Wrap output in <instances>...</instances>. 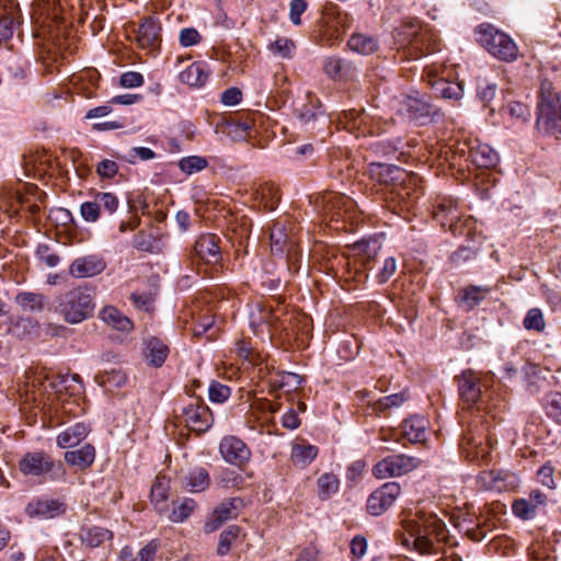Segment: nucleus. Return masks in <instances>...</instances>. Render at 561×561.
<instances>
[{"instance_id":"obj_56","label":"nucleus","mask_w":561,"mask_h":561,"mask_svg":"<svg viewBox=\"0 0 561 561\" xmlns=\"http://www.w3.org/2000/svg\"><path fill=\"white\" fill-rule=\"evenodd\" d=\"M119 84L123 88H137L144 84V77L140 72L127 71L119 78Z\"/></svg>"},{"instance_id":"obj_1","label":"nucleus","mask_w":561,"mask_h":561,"mask_svg":"<svg viewBox=\"0 0 561 561\" xmlns=\"http://www.w3.org/2000/svg\"><path fill=\"white\" fill-rule=\"evenodd\" d=\"M93 291L88 287H76L60 295L56 311L70 324L81 323L94 313Z\"/></svg>"},{"instance_id":"obj_26","label":"nucleus","mask_w":561,"mask_h":561,"mask_svg":"<svg viewBox=\"0 0 561 561\" xmlns=\"http://www.w3.org/2000/svg\"><path fill=\"white\" fill-rule=\"evenodd\" d=\"M469 158L478 168L484 169L495 167L499 161L497 152L486 144H479L471 147Z\"/></svg>"},{"instance_id":"obj_35","label":"nucleus","mask_w":561,"mask_h":561,"mask_svg":"<svg viewBox=\"0 0 561 561\" xmlns=\"http://www.w3.org/2000/svg\"><path fill=\"white\" fill-rule=\"evenodd\" d=\"M196 508V502L193 499L185 497L181 502L172 503V511L168 518L173 523H183Z\"/></svg>"},{"instance_id":"obj_32","label":"nucleus","mask_w":561,"mask_h":561,"mask_svg":"<svg viewBox=\"0 0 561 561\" xmlns=\"http://www.w3.org/2000/svg\"><path fill=\"white\" fill-rule=\"evenodd\" d=\"M207 72L205 65L201 62H193L184 71L180 73V80L191 87L203 85L207 80Z\"/></svg>"},{"instance_id":"obj_59","label":"nucleus","mask_w":561,"mask_h":561,"mask_svg":"<svg viewBox=\"0 0 561 561\" xmlns=\"http://www.w3.org/2000/svg\"><path fill=\"white\" fill-rule=\"evenodd\" d=\"M548 413L561 423V393L553 392L547 401Z\"/></svg>"},{"instance_id":"obj_54","label":"nucleus","mask_w":561,"mask_h":561,"mask_svg":"<svg viewBox=\"0 0 561 561\" xmlns=\"http://www.w3.org/2000/svg\"><path fill=\"white\" fill-rule=\"evenodd\" d=\"M295 45L293 41L288 38H279L271 44V49L273 53L278 54L283 58H288L291 56Z\"/></svg>"},{"instance_id":"obj_8","label":"nucleus","mask_w":561,"mask_h":561,"mask_svg":"<svg viewBox=\"0 0 561 561\" xmlns=\"http://www.w3.org/2000/svg\"><path fill=\"white\" fill-rule=\"evenodd\" d=\"M461 401L469 407L476 405L482 398L483 375L466 369L455 378Z\"/></svg>"},{"instance_id":"obj_63","label":"nucleus","mask_w":561,"mask_h":561,"mask_svg":"<svg viewBox=\"0 0 561 561\" xmlns=\"http://www.w3.org/2000/svg\"><path fill=\"white\" fill-rule=\"evenodd\" d=\"M302 378L295 373H285L282 375L280 387L287 391L296 390L300 387Z\"/></svg>"},{"instance_id":"obj_22","label":"nucleus","mask_w":561,"mask_h":561,"mask_svg":"<svg viewBox=\"0 0 561 561\" xmlns=\"http://www.w3.org/2000/svg\"><path fill=\"white\" fill-rule=\"evenodd\" d=\"M427 421L424 417L412 416L400 425V435L411 443H420L425 439Z\"/></svg>"},{"instance_id":"obj_40","label":"nucleus","mask_w":561,"mask_h":561,"mask_svg":"<svg viewBox=\"0 0 561 561\" xmlns=\"http://www.w3.org/2000/svg\"><path fill=\"white\" fill-rule=\"evenodd\" d=\"M386 508V484L374 491L367 500V511L373 516H379Z\"/></svg>"},{"instance_id":"obj_33","label":"nucleus","mask_w":561,"mask_h":561,"mask_svg":"<svg viewBox=\"0 0 561 561\" xmlns=\"http://www.w3.org/2000/svg\"><path fill=\"white\" fill-rule=\"evenodd\" d=\"M169 354V347L160 340L150 337L146 340V355L150 359V363L160 367Z\"/></svg>"},{"instance_id":"obj_38","label":"nucleus","mask_w":561,"mask_h":561,"mask_svg":"<svg viewBox=\"0 0 561 561\" xmlns=\"http://www.w3.org/2000/svg\"><path fill=\"white\" fill-rule=\"evenodd\" d=\"M19 14L16 11L3 10L0 13V43L10 39L13 36L15 25L19 24Z\"/></svg>"},{"instance_id":"obj_7","label":"nucleus","mask_w":561,"mask_h":561,"mask_svg":"<svg viewBox=\"0 0 561 561\" xmlns=\"http://www.w3.org/2000/svg\"><path fill=\"white\" fill-rule=\"evenodd\" d=\"M536 124L547 134L561 138V92L539 103Z\"/></svg>"},{"instance_id":"obj_3","label":"nucleus","mask_w":561,"mask_h":561,"mask_svg":"<svg viewBox=\"0 0 561 561\" xmlns=\"http://www.w3.org/2000/svg\"><path fill=\"white\" fill-rule=\"evenodd\" d=\"M479 42L495 58L512 62L518 57V47L511 36L492 25H480Z\"/></svg>"},{"instance_id":"obj_52","label":"nucleus","mask_w":561,"mask_h":561,"mask_svg":"<svg viewBox=\"0 0 561 561\" xmlns=\"http://www.w3.org/2000/svg\"><path fill=\"white\" fill-rule=\"evenodd\" d=\"M201 34L194 27H185L181 30L179 42L183 47L197 45L201 42Z\"/></svg>"},{"instance_id":"obj_10","label":"nucleus","mask_w":561,"mask_h":561,"mask_svg":"<svg viewBox=\"0 0 561 561\" xmlns=\"http://www.w3.org/2000/svg\"><path fill=\"white\" fill-rule=\"evenodd\" d=\"M480 489L486 491L505 492L515 490L519 485L518 477L506 470L482 471L477 478Z\"/></svg>"},{"instance_id":"obj_58","label":"nucleus","mask_w":561,"mask_h":561,"mask_svg":"<svg viewBox=\"0 0 561 561\" xmlns=\"http://www.w3.org/2000/svg\"><path fill=\"white\" fill-rule=\"evenodd\" d=\"M236 352L239 357L247 359L251 363H255V352L253 347L251 346L250 341L247 340H239L236 343Z\"/></svg>"},{"instance_id":"obj_43","label":"nucleus","mask_w":561,"mask_h":561,"mask_svg":"<svg viewBox=\"0 0 561 561\" xmlns=\"http://www.w3.org/2000/svg\"><path fill=\"white\" fill-rule=\"evenodd\" d=\"M169 481L164 477H158L151 486V502L159 511L160 504H164L168 499Z\"/></svg>"},{"instance_id":"obj_45","label":"nucleus","mask_w":561,"mask_h":561,"mask_svg":"<svg viewBox=\"0 0 561 561\" xmlns=\"http://www.w3.org/2000/svg\"><path fill=\"white\" fill-rule=\"evenodd\" d=\"M207 160L199 156H190L179 161V168L186 174H193L204 170L207 167Z\"/></svg>"},{"instance_id":"obj_23","label":"nucleus","mask_w":561,"mask_h":561,"mask_svg":"<svg viewBox=\"0 0 561 561\" xmlns=\"http://www.w3.org/2000/svg\"><path fill=\"white\" fill-rule=\"evenodd\" d=\"M160 27L152 19H146L135 31L137 44L144 48H154L159 42Z\"/></svg>"},{"instance_id":"obj_28","label":"nucleus","mask_w":561,"mask_h":561,"mask_svg":"<svg viewBox=\"0 0 561 561\" xmlns=\"http://www.w3.org/2000/svg\"><path fill=\"white\" fill-rule=\"evenodd\" d=\"M420 460L405 455L388 456V476L400 477L417 468Z\"/></svg>"},{"instance_id":"obj_6","label":"nucleus","mask_w":561,"mask_h":561,"mask_svg":"<svg viewBox=\"0 0 561 561\" xmlns=\"http://www.w3.org/2000/svg\"><path fill=\"white\" fill-rule=\"evenodd\" d=\"M390 107L402 118L415 121L420 124H423V121L430 118L432 114V106L425 100L419 98V93L416 95L401 94L393 96L390 100Z\"/></svg>"},{"instance_id":"obj_34","label":"nucleus","mask_w":561,"mask_h":561,"mask_svg":"<svg viewBox=\"0 0 561 561\" xmlns=\"http://www.w3.org/2000/svg\"><path fill=\"white\" fill-rule=\"evenodd\" d=\"M491 290H492V288L489 286L470 285L460 290V296H461L462 301L470 309H473L482 300H484L486 298V296L491 293Z\"/></svg>"},{"instance_id":"obj_25","label":"nucleus","mask_w":561,"mask_h":561,"mask_svg":"<svg viewBox=\"0 0 561 561\" xmlns=\"http://www.w3.org/2000/svg\"><path fill=\"white\" fill-rule=\"evenodd\" d=\"M386 169L380 162H371L367 168V187L373 194L380 197L381 201H386V181H385Z\"/></svg>"},{"instance_id":"obj_29","label":"nucleus","mask_w":561,"mask_h":561,"mask_svg":"<svg viewBox=\"0 0 561 561\" xmlns=\"http://www.w3.org/2000/svg\"><path fill=\"white\" fill-rule=\"evenodd\" d=\"M483 436L480 434L476 436L472 433H466L460 442V448L462 454L470 461L478 460L480 457H484L486 450L482 447Z\"/></svg>"},{"instance_id":"obj_17","label":"nucleus","mask_w":561,"mask_h":561,"mask_svg":"<svg viewBox=\"0 0 561 561\" xmlns=\"http://www.w3.org/2000/svg\"><path fill=\"white\" fill-rule=\"evenodd\" d=\"M106 267L104 260L98 255H87L75 260L70 265V274L78 278L93 277Z\"/></svg>"},{"instance_id":"obj_16","label":"nucleus","mask_w":561,"mask_h":561,"mask_svg":"<svg viewBox=\"0 0 561 561\" xmlns=\"http://www.w3.org/2000/svg\"><path fill=\"white\" fill-rule=\"evenodd\" d=\"M323 23L328 31H332L335 38L342 36L353 24V18L335 4L325 8Z\"/></svg>"},{"instance_id":"obj_50","label":"nucleus","mask_w":561,"mask_h":561,"mask_svg":"<svg viewBox=\"0 0 561 561\" xmlns=\"http://www.w3.org/2000/svg\"><path fill=\"white\" fill-rule=\"evenodd\" d=\"M80 214L85 221H96L101 215V210L96 199L94 198L93 202L82 203L80 206Z\"/></svg>"},{"instance_id":"obj_9","label":"nucleus","mask_w":561,"mask_h":561,"mask_svg":"<svg viewBox=\"0 0 561 561\" xmlns=\"http://www.w3.org/2000/svg\"><path fill=\"white\" fill-rule=\"evenodd\" d=\"M181 416L187 428L196 433H205L214 422L209 408L201 399L185 405Z\"/></svg>"},{"instance_id":"obj_30","label":"nucleus","mask_w":561,"mask_h":561,"mask_svg":"<svg viewBox=\"0 0 561 561\" xmlns=\"http://www.w3.org/2000/svg\"><path fill=\"white\" fill-rule=\"evenodd\" d=\"M100 318L116 330L129 331L133 328L131 321L112 306L104 307L100 312Z\"/></svg>"},{"instance_id":"obj_51","label":"nucleus","mask_w":561,"mask_h":561,"mask_svg":"<svg viewBox=\"0 0 561 561\" xmlns=\"http://www.w3.org/2000/svg\"><path fill=\"white\" fill-rule=\"evenodd\" d=\"M505 110L512 117L526 122L530 117L529 107L522 102H510Z\"/></svg>"},{"instance_id":"obj_15","label":"nucleus","mask_w":561,"mask_h":561,"mask_svg":"<svg viewBox=\"0 0 561 561\" xmlns=\"http://www.w3.org/2000/svg\"><path fill=\"white\" fill-rule=\"evenodd\" d=\"M547 495L539 490H533L527 497L516 499L512 503L513 514L522 520H530L537 516L540 507L547 504Z\"/></svg>"},{"instance_id":"obj_39","label":"nucleus","mask_w":561,"mask_h":561,"mask_svg":"<svg viewBox=\"0 0 561 561\" xmlns=\"http://www.w3.org/2000/svg\"><path fill=\"white\" fill-rule=\"evenodd\" d=\"M348 46L351 49L359 54L369 55L376 51L378 44L377 41L371 36L355 34L350 38Z\"/></svg>"},{"instance_id":"obj_12","label":"nucleus","mask_w":561,"mask_h":561,"mask_svg":"<svg viewBox=\"0 0 561 561\" xmlns=\"http://www.w3.org/2000/svg\"><path fill=\"white\" fill-rule=\"evenodd\" d=\"M322 203L324 204L325 216H328L331 221L346 222L352 218L355 203L351 197L344 194L329 192L322 196Z\"/></svg>"},{"instance_id":"obj_49","label":"nucleus","mask_w":561,"mask_h":561,"mask_svg":"<svg viewBox=\"0 0 561 561\" xmlns=\"http://www.w3.org/2000/svg\"><path fill=\"white\" fill-rule=\"evenodd\" d=\"M230 393L231 389L218 381H211L209 385L208 397L211 402L222 403L230 397Z\"/></svg>"},{"instance_id":"obj_21","label":"nucleus","mask_w":561,"mask_h":561,"mask_svg":"<svg viewBox=\"0 0 561 561\" xmlns=\"http://www.w3.org/2000/svg\"><path fill=\"white\" fill-rule=\"evenodd\" d=\"M433 217L444 228L447 225L454 227L455 220L458 219L457 203L450 197H443L434 205Z\"/></svg>"},{"instance_id":"obj_5","label":"nucleus","mask_w":561,"mask_h":561,"mask_svg":"<svg viewBox=\"0 0 561 561\" xmlns=\"http://www.w3.org/2000/svg\"><path fill=\"white\" fill-rule=\"evenodd\" d=\"M19 470L24 476L44 477L49 474L51 480L65 477L62 465L56 466L55 461L44 451L26 453L19 461Z\"/></svg>"},{"instance_id":"obj_36","label":"nucleus","mask_w":561,"mask_h":561,"mask_svg":"<svg viewBox=\"0 0 561 561\" xmlns=\"http://www.w3.org/2000/svg\"><path fill=\"white\" fill-rule=\"evenodd\" d=\"M15 302L24 312H37L44 308V296L37 293H20L15 297Z\"/></svg>"},{"instance_id":"obj_57","label":"nucleus","mask_w":561,"mask_h":561,"mask_svg":"<svg viewBox=\"0 0 561 561\" xmlns=\"http://www.w3.org/2000/svg\"><path fill=\"white\" fill-rule=\"evenodd\" d=\"M160 547L158 540L149 541L144 548H141L134 561H153L156 553Z\"/></svg>"},{"instance_id":"obj_64","label":"nucleus","mask_w":561,"mask_h":561,"mask_svg":"<svg viewBox=\"0 0 561 561\" xmlns=\"http://www.w3.org/2000/svg\"><path fill=\"white\" fill-rule=\"evenodd\" d=\"M307 3L305 0H291L290 2V21L295 25H299L301 23L300 16L306 11Z\"/></svg>"},{"instance_id":"obj_27","label":"nucleus","mask_w":561,"mask_h":561,"mask_svg":"<svg viewBox=\"0 0 561 561\" xmlns=\"http://www.w3.org/2000/svg\"><path fill=\"white\" fill-rule=\"evenodd\" d=\"M89 432L90 427L87 424L77 423L57 436V445L60 448L75 447L88 436Z\"/></svg>"},{"instance_id":"obj_42","label":"nucleus","mask_w":561,"mask_h":561,"mask_svg":"<svg viewBox=\"0 0 561 561\" xmlns=\"http://www.w3.org/2000/svg\"><path fill=\"white\" fill-rule=\"evenodd\" d=\"M350 69L351 66L340 58H329L323 66L324 72L335 80L345 78Z\"/></svg>"},{"instance_id":"obj_4","label":"nucleus","mask_w":561,"mask_h":561,"mask_svg":"<svg viewBox=\"0 0 561 561\" xmlns=\"http://www.w3.org/2000/svg\"><path fill=\"white\" fill-rule=\"evenodd\" d=\"M394 540L407 552L416 551L428 554L435 551L434 542L423 534L421 526L414 520L403 518L400 528L394 531Z\"/></svg>"},{"instance_id":"obj_2","label":"nucleus","mask_w":561,"mask_h":561,"mask_svg":"<svg viewBox=\"0 0 561 561\" xmlns=\"http://www.w3.org/2000/svg\"><path fill=\"white\" fill-rule=\"evenodd\" d=\"M392 37L397 51L400 53V50H403L401 59H417L434 50L430 35L413 21L407 22L400 27H396Z\"/></svg>"},{"instance_id":"obj_48","label":"nucleus","mask_w":561,"mask_h":561,"mask_svg":"<svg viewBox=\"0 0 561 561\" xmlns=\"http://www.w3.org/2000/svg\"><path fill=\"white\" fill-rule=\"evenodd\" d=\"M94 197L99 204L100 210L104 209L108 215H113L117 210L119 201L115 194L110 192H98Z\"/></svg>"},{"instance_id":"obj_44","label":"nucleus","mask_w":561,"mask_h":561,"mask_svg":"<svg viewBox=\"0 0 561 561\" xmlns=\"http://www.w3.org/2000/svg\"><path fill=\"white\" fill-rule=\"evenodd\" d=\"M251 125L248 122L230 121L224 125V133L233 140H243L249 136Z\"/></svg>"},{"instance_id":"obj_11","label":"nucleus","mask_w":561,"mask_h":561,"mask_svg":"<svg viewBox=\"0 0 561 561\" xmlns=\"http://www.w3.org/2000/svg\"><path fill=\"white\" fill-rule=\"evenodd\" d=\"M64 501L53 497H34L25 506V514L34 519H51L66 513Z\"/></svg>"},{"instance_id":"obj_62","label":"nucleus","mask_w":561,"mask_h":561,"mask_svg":"<svg viewBox=\"0 0 561 561\" xmlns=\"http://www.w3.org/2000/svg\"><path fill=\"white\" fill-rule=\"evenodd\" d=\"M117 163L108 159L102 160L96 167V172L101 178L111 179L117 173Z\"/></svg>"},{"instance_id":"obj_37","label":"nucleus","mask_w":561,"mask_h":561,"mask_svg":"<svg viewBox=\"0 0 561 561\" xmlns=\"http://www.w3.org/2000/svg\"><path fill=\"white\" fill-rule=\"evenodd\" d=\"M241 528L237 525H230L219 535L218 546H217V554L226 556L229 553L233 542L239 538Z\"/></svg>"},{"instance_id":"obj_41","label":"nucleus","mask_w":561,"mask_h":561,"mask_svg":"<svg viewBox=\"0 0 561 561\" xmlns=\"http://www.w3.org/2000/svg\"><path fill=\"white\" fill-rule=\"evenodd\" d=\"M319 496L328 500L339 490V479L332 473H323L318 479Z\"/></svg>"},{"instance_id":"obj_20","label":"nucleus","mask_w":561,"mask_h":561,"mask_svg":"<svg viewBox=\"0 0 561 561\" xmlns=\"http://www.w3.org/2000/svg\"><path fill=\"white\" fill-rule=\"evenodd\" d=\"M181 484L191 493L205 491L210 484L208 471L203 467H196L181 476Z\"/></svg>"},{"instance_id":"obj_19","label":"nucleus","mask_w":561,"mask_h":561,"mask_svg":"<svg viewBox=\"0 0 561 561\" xmlns=\"http://www.w3.org/2000/svg\"><path fill=\"white\" fill-rule=\"evenodd\" d=\"M82 545L88 548H98L105 542L113 540V533L104 527L96 525H83L79 533Z\"/></svg>"},{"instance_id":"obj_18","label":"nucleus","mask_w":561,"mask_h":561,"mask_svg":"<svg viewBox=\"0 0 561 561\" xmlns=\"http://www.w3.org/2000/svg\"><path fill=\"white\" fill-rule=\"evenodd\" d=\"M196 255L207 264H215L221 260L219 238L216 234H203L195 244Z\"/></svg>"},{"instance_id":"obj_24","label":"nucleus","mask_w":561,"mask_h":561,"mask_svg":"<svg viewBox=\"0 0 561 561\" xmlns=\"http://www.w3.org/2000/svg\"><path fill=\"white\" fill-rule=\"evenodd\" d=\"M64 458L69 466L85 470L94 461L95 449L92 445L85 444L78 449L66 451Z\"/></svg>"},{"instance_id":"obj_60","label":"nucleus","mask_w":561,"mask_h":561,"mask_svg":"<svg viewBox=\"0 0 561 561\" xmlns=\"http://www.w3.org/2000/svg\"><path fill=\"white\" fill-rule=\"evenodd\" d=\"M156 157V153L146 147H134L128 151L127 160L131 163H135L137 159L139 160H150Z\"/></svg>"},{"instance_id":"obj_55","label":"nucleus","mask_w":561,"mask_h":561,"mask_svg":"<svg viewBox=\"0 0 561 561\" xmlns=\"http://www.w3.org/2000/svg\"><path fill=\"white\" fill-rule=\"evenodd\" d=\"M366 462L364 460L353 461L346 469V480L351 483H356L366 470Z\"/></svg>"},{"instance_id":"obj_31","label":"nucleus","mask_w":561,"mask_h":561,"mask_svg":"<svg viewBox=\"0 0 561 561\" xmlns=\"http://www.w3.org/2000/svg\"><path fill=\"white\" fill-rule=\"evenodd\" d=\"M318 455V447L307 444L297 443L291 448V461L296 466L306 467L314 460Z\"/></svg>"},{"instance_id":"obj_46","label":"nucleus","mask_w":561,"mask_h":561,"mask_svg":"<svg viewBox=\"0 0 561 561\" xmlns=\"http://www.w3.org/2000/svg\"><path fill=\"white\" fill-rule=\"evenodd\" d=\"M523 324L526 330L541 332L546 325L541 310L538 308L529 309L524 318Z\"/></svg>"},{"instance_id":"obj_53","label":"nucleus","mask_w":561,"mask_h":561,"mask_svg":"<svg viewBox=\"0 0 561 561\" xmlns=\"http://www.w3.org/2000/svg\"><path fill=\"white\" fill-rule=\"evenodd\" d=\"M270 239L272 251L276 253H283L284 244L286 242L284 229L280 226H274L271 231Z\"/></svg>"},{"instance_id":"obj_13","label":"nucleus","mask_w":561,"mask_h":561,"mask_svg":"<svg viewBox=\"0 0 561 561\" xmlns=\"http://www.w3.org/2000/svg\"><path fill=\"white\" fill-rule=\"evenodd\" d=\"M219 451L226 462L237 467H242L251 458V450L247 444L232 435L221 438Z\"/></svg>"},{"instance_id":"obj_47","label":"nucleus","mask_w":561,"mask_h":561,"mask_svg":"<svg viewBox=\"0 0 561 561\" xmlns=\"http://www.w3.org/2000/svg\"><path fill=\"white\" fill-rule=\"evenodd\" d=\"M353 250L356 254L366 255L369 261L377 255L378 251L381 250V243L377 239L363 240L356 242Z\"/></svg>"},{"instance_id":"obj_61","label":"nucleus","mask_w":561,"mask_h":561,"mask_svg":"<svg viewBox=\"0 0 561 561\" xmlns=\"http://www.w3.org/2000/svg\"><path fill=\"white\" fill-rule=\"evenodd\" d=\"M538 481L549 488L550 490L556 489V482L553 479V468L550 465L542 466L537 472Z\"/></svg>"},{"instance_id":"obj_14","label":"nucleus","mask_w":561,"mask_h":561,"mask_svg":"<svg viewBox=\"0 0 561 561\" xmlns=\"http://www.w3.org/2000/svg\"><path fill=\"white\" fill-rule=\"evenodd\" d=\"M242 501L238 497L222 501L211 513L204 525V531L211 534L224 523L236 518L239 515Z\"/></svg>"}]
</instances>
